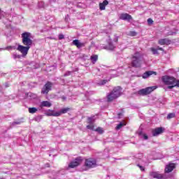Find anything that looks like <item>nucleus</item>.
Returning a JSON list of instances; mask_svg holds the SVG:
<instances>
[{
	"label": "nucleus",
	"instance_id": "10",
	"mask_svg": "<svg viewBox=\"0 0 179 179\" xmlns=\"http://www.w3.org/2000/svg\"><path fill=\"white\" fill-rule=\"evenodd\" d=\"M164 132V129L163 127H157L152 130V134L154 136H157Z\"/></svg>",
	"mask_w": 179,
	"mask_h": 179
},
{
	"label": "nucleus",
	"instance_id": "27",
	"mask_svg": "<svg viewBox=\"0 0 179 179\" xmlns=\"http://www.w3.org/2000/svg\"><path fill=\"white\" fill-rule=\"evenodd\" d=\"M125 125H126L125 123L120 122L119 124L117 125L116 129L117 130L121 129V128H122V127H125Z\"/></svg>",
	"mask_w": 179,
	"mask_h": 179
},
{
	"label": "nucleus",
	"instance_id": "11",
	"mask_svg": "<svg viewBox=\"0 0 179 179\" xmlns=\"http://www.w3.org/2000/svg\"><path fill=\"white\" fill-rule=\"evenodd\" d=\"M72 44L73 45H76L77 48L80 49L82 48V47H85L86 45V42L82 43L80 41L76 39L73 41Z\"/></svg>",
	"mask_w": 179,
	"mask_h": 179
},
{
	"label": "nucleus",
	"instance_id": "12",
	"mask_svg": "<svg viewBox=\"0 0 179 179\" xmlns=\"http://www.w3.org/2000/svg\"><path fill=\"white\" fill-rule=\"evenodd\" d=\"M48 117H59V113L58 111L48 110L45 113Z\"/></svg>",
	"mask_w": 179,
	"mask_h": 179
},
{
	"label": "nucleus",
	"instance_id": "25",
	"mask_svg": "<svg viewBox=\"0 0 179 179\" xmlns=\"http://www.w3.org/2000/svg\"><path fill=\"white\" fill-rule=\"evenodd\" d=\"M29 113H30V114H34V113H37V108H29Z\"/></svg>",
	"mask_w": 179,
	"mask_h": 179
},
{
	"label": "nucleus",
	"instance_id": "43",
	"mask_svg": "<svg viewBox=\"0 0 179 179\" xmlns=\"http://www.w3.org/2000/svg\"><path fill=\"white\" fill-rule=\"evenodd\" d=\"M62 99L63 101L66 100V97H65V96H62Z\"/></svg>",
	"mask_w": 179,
	"mask_h": 179
},
{
	"label": "nucleus",
	"instance_id": "44",
	"mask_svg": "<svg viewBox=\"0 0 179 179\" xmlns=\"http://www.w3.org/2000/svg\"><path fill=\"white\" fill-rule=\"evenodd\" d=\"M0 13H1V10H0Z\"/></svg>",
	"mask_w": 179,
	"mask_h": 179
},
{
	"label": "nucleus",
	"instance_id": "1",
	"mask_svg": "<svg viewBox=\"0 0 179 179\" xmlns=\"http://www.w3.org/2000/svg\"><path fill=\"white\" fill-rule=\"evenodd\" d=\"M162 82L164 85H168V89H173V87H179V80L174 78L173 77L164 76L162 77Z\"/></svg>",
	"mask_w": 179,
	"mask_h": 179
},
{
	"label": "nucleus",
	"instance_id": "3",
	"mask_svg": "<svg viewBox=\"0 0 179 179\" xmlns=\"http://www.w3.org/2000/svg\"><path fill=\"white\" fill-rule=\"evenodd\" d=\"M121 94H122V88H121L120 86L115 87L113 90L107 95L108 101H113V100L118 99Z\"/></svg>",
	"mask_w": 179,
	"mask_h": 179
},
{
	"label": "nucleus",
	"instance_id": "7",
	"mask_svg": "<svg viewBox=\"0 0 179 179\" xmlns=\"http://www.w3.org/2000/svg\"><path fill=\"white\" fill-rule=\"evenodd\" d=\"M52 87V83L48 82L42 88L41 93L42 94H48V92L51 91Z\"/></svg>",
	"mask_w": 179,
	"mask_h": 179
},
{
	"label": "nucleus",
	"instance_id": "30",
	"mask_svg": "<svg viewBox=\"0 0 179 179\" xmlns=\"http://www.w3.org/2000/svg\"><path fill=\"white\" fill-rule=\"evenodd\" d=\"M150 50H151L152 54H154V55H158L159 54V52L157 51V49L154 48H151Z\"/></svg>",
	"mask_w": 179,
	"mask_h": 179
},
{
	"label": "nucleus",
	"instance_id": "23",
	"mask_svg": "<svg viewBox=\"0 0 179 179\" xmlns=\"http://www.w3.org/2000/svg\"><path fill=\"white\" fill-rule=\"evenodd\" d=\"M107 82H110V80H101L97 83V85L99 86H103V85H106V83H107Z\"/></svg>",
	"mask_w": 179,
	"mask_h": 179
},
{
	"label": "nucleus",
	"instance_id": "20",
	"mask_svg": "<svg viewBox=\"0 0 179 179\" xmlns=\"http://www.w3.org/2000/svg\"><path fill=\"white\" fill-rule=\"evenodd\" d=\"M51 106H52V103H51L50 101H43L40 104V107L41 108H43V107H48L50 108L51 107Z\"/></svg>",
	"mask_w": 179,
	"mask_h": 179
},
{
	"label": "nucleus",
	"instance_id": "28",
	"mask_svg": "<svg viewBox=\"0 0 179 179\" xmlns=\"http://www.w3.org/2000/svg\"><path fill=\"white\" fill-rule=\"evenodd\" d=\"M174 117H176V114L175 113H169L167 115V120H171V118H174Z\"/></svg>",
	"mask_w": 179,
	"mask_h": 179
},
{
	"label": "nucleus",
	"instance_id": "2",
	"mask_svg": "<svg viewBox=\"0 0 179 179\" xmlns=\"http://www.w3.org/2000/svg\"><path fill=\"white\" fill-rule=\"evenodd\" d=\"M142 61H143V55L139 52L134 53L131 58V66L134 68H141Z\"/></svg>",
	"mask_w": 179,
	"mask_h": 179
},
{
	"label": "nucleus",
	"instance_id": "26",
	"mask_svg": "<svg viewBox=\"0 0 179 179\" xmlns=\"http://www.w3.org/2000/svg\"><path fill=\"white\" fill-rule=\"evenodd\" d=\"M23 121L22 120H19L17 121H15L12 123V125H20V124H22Z\"/></svg>",
	"mask_w": 179,
	"mask_h": 179
},
{
	"label": "nucleus",
	"instance_id": "29",
	"mask_svg": "<svg viewBox=\"0 0 179 179\" xmlns=\"http://www.w3.org/2000/svg\"><path fill=\"white\" fill-rule=\"evenodd\" d=\"M96 132H99V134H103L104 131L103 130V128L101 127H98L95 129Z\"/></svg>",
	"mask_w": 179,
	"mask_h": 179
},
{
	"label": "nucleus",
	"instance_id": "36",
	"mask_svg": "<svg viewBox=\"0 0 179 179\" xmlns=\"http://www.w3.org/2000/svg\"><path fill=\"white\" fill-rule=\"evenodd\" d=\"M148 23L149 24H152L153 23V20H152L151 18H149V19L148 20Z\"/></svg>",
	"mask_w": 179,
	"mask_h": 179
},
{
	"label": "nucleus",
	"instance_id": "37",
	"mask_svg": "<svg viewBox=\"0 0 179 179\" xmlns=\"http://www.w3.org/2000/svg\"><path fill=\"white\" fill-rule=\"evenodd\" d=\"M64 38V34H59V40H63Z\"/></svg>",
	"mask_w": 179,
	"mask_h": 179
},
{
	"label": "nucleus",
	"instance_id": "40",
	"mask_svg": "<svg viewBox=\"0 0 179 179\" xmlns=\"http://www.w3.org/2000/svg\"><path fill=\"white\" fill-rule=\"evenodd\" d=\"M143 138H144V139H145V140H148V136H146V134H144V135H143Z\"/></svg>",
	"mask_w": 179,
	"mask_h": 179
},
{
	"label": "nucleus",
	"instance_id": "22",
	"mask_svg": "<svg viewBox=\"0 0 179 179\" xmlns=\"http://www.w3.org/2000/svg\"><path fill=\"white\" fill-rule=\"evenodd\" d=\"M90 59L92 64H96V62H97V59H99V56L97 55H94L91 56Z\"/></svg>",
	"mask_w": 179,
	"mask_h": 179
},
{
	"label": "nucleus",
	"instance_id": "15",
	"mask_svg": "<svg viewBox=\"0 0 179 179\" xmlns=\"http://www.w3.org/2000/svg\"><path fill=\"white\" fill-rule=\"evenodd\" d=\"M150 177H152V178H157V179H163L164 177L163 174L159 172H150Z\"/></svg>",
	"mask_w": 179,
	"mask_h": 179
},
{
	"label": "nucleus",
	"instance_id": "8",
	"mask_svg": "<svg viewBox=\"0 0 179 179\" xmlns=\"http://www.w3.org/2000/svg\"><path fill=\"white\" fill-rule=\"evenodd\" d=\"M80 163H82V157H77L74 161L69 163V169H75V167H78Z\"/></svg>",
	"mask_w": 179,
	"mask_h": 179
},
{
	"label": "nucleus",
	"instance_id": "16",
	"mask_svg": "<svg viewBox=\"0 0 179 179\" xmlns=\"http://www.w3.org/2000/svg\"><path fill=\"white\" fill-rule=\"evenodd\" d=\"M120 19L129 22V20H132V16L128 13H122L120 15Z\"/></svg>",
	"mask_w": 179,
	"mask_h": 179
},
{
	"label": "nucleus",
	"instance_id": "41",
	"mask_svg": "<svg viewBox=\"0 0 179 179\" xmlns=\"http://www.w3.org/2000/svg\"><path fill=\"white\" fill-rule=\"evenodd\" d=\"M5 87H9V83H5Z\"/></svg>",
	"mask_w": 179,
	"mask_h": 179
},
{
	"label": "nucleus",
	"instance_id": "18",
	"mask_svg": "<svg viewBox=\"0 0 179 179\" xmlns=\"http://www.w3.org/2000/svg\"><path fill=\"white\" fill-rule=\"evenodd\" d=\"M152 75H156V72L152 71H146L143 74L142 78L143 79H148V78H149V76H152Z\"/></svg>",
	"mask_w": 179,
	"mask_h": 179
},
{
	"label": "nucleus",
	"instance_id": "13",
	"mask_svg": "<svg viewBox=\"0 0 179 179\" xmlns=\"http://www.w3.org/2000/svg\"><path fill=\"white\" fill-rule=\"evenodd\" d=\"M176 169V164L170 163L165 167V173H171Z\"/></svg>",
	"mask_w": 179,
	"mask_h": 179
},
{
	"label": "nucleus",
	"instance_id": "21",
	"mask_svg": "<svg viewBox=\"0 0 179 179\" xmlns=\"http://www.w3.org/2000/svg\"><path fill=\"white\" fill-rule=\"evenodd\" d=\"M69 111V108H62L60 111H57V113H59V117H60V115H62V114H66V113Z\"/></svg>",
	"mask_w": 179,
	"mask_h": 179
},
{
	"label": "nucleus",
	"instance_id": "39",
	"mask_svg": "<svg viewBox=\"0 0 179 179\" xmlns=\"http://www.w3.org/2000/svg\"><path fill=\"white\" fill-rule=\"evenodd\" d=\"M71 71H67L65 74L64 76H69V75H71Z\"/></svg>",
	"mask_w": 179,
	"mask_h": 179
},
{
	"label": "nucleus",
	"instance_id": "35",
	"mask_svg": "<svg viewBox=\"0 0 179 179\" xmlns=\"http://www.w3.org/2000/svg\"><path fill=\"white\" fill-rule=\"evenodd\" d=\"M13 48H15V47L8 46L5 48L3 50H8V51H10V50H13Z\"/></svg>",
	"mask_w": 179,
	"mask_h": 179
},
{
	"label": "nucleus",
	"instance_id": "42",
	"mask_svg": "<svg viewBox=\"0 0 179 179\" xmlns=\"http://www.w3.org/2000/svg\"><path fill=\"white\" fill-rule=\"evenodd\" d=\"M157 50H159V51H163L162 48H159V47H158V48H157Z\"/></svg>",
	"mask_w": 179,
	"mask_h": 179
},
{
	"label": "nucleus",
	"instance_id": "31",
	"mask_svg": "<svg viewBox=\"0 0 179 179\" xmlns=\"http://www.w3.org/2000/svg\"><path fill=\"white\" fill-rule=\"evenodd\" d=\"M22 57V56H20V55H17L15 53H14L13 55V58H14V59H20Z\"/></svg>",
	"mask_w": 179,
	"mask_h": 179
},
{
	"label": "nucleus",
	"instance_id": "17",
	"mask_svg": "<svg viewBox=\"0 0 179 179\" xmlns=\"http://www.w3.org/2000/svg\"><path fill=\"white\" fill-rule=\"evenodd\" d=\"M87 122L90 124L87 126V129L93 130L94 128V126H93V122H94V117H88Z\"/></svg>",
	"mask_w": 179,
	"mask_h": 179
},
{
	"label": "nucleus",
	"instance_id": "38",
	"mask_svg": "<svg viewBox=\"0 0 179 179\" xmlns=\"http://www.w3.org/2000/svg\"><path fill=\"white\" fill-rule=\"evenodd\" d=\"M113 41H115V43H117V41H118V36H115V38L113 39Z\"/></svg>",
	"mask_w": 179,
	"mask_h": 179
},
{
	"label": "nucleus",
	"instance_id": "9",
	"mask_svg": "<svg viewBox=\"0 0 179 179\" xmlns=\"http://www.w3.org/2000/svg\"><path fill=\"white\" fill-rule=\"evenodd\" d=\"M85 164L88 169H93V167H96V159H93L92 158L86 159Z\"/></svg>",
	"mask_w": 179,
	"mask_h": 179
},
{
	"label": "nucleus",
	"instance_id": "4",
	"mask_svg": "<svg viewBox=\"0 0 179 179\" xmlns=\"http://www.w3.org/2000/svg\"><path fill=\"white\" fill-rule=\"evenodd\" d=\"M21 36L24 45L29 47L30 48V47H31V44H33V41L31 39V34H30L29 32H24L22 34Z\"/></svg>",
	"mask_w": 179,
	"mask_h": 179
},
{
	"label": "nucleus",
	"instance_id": "5",
	"mask_svg": "<svg viewBox=\"0 0 179 179\" xmlns=\"http://www.w3.org/2000/svg\"><path fill=\"white\" fill-rule=\"evenodd\" d=\"M156 89H157V87L155 86L141 89L138 92V94H139V96H148V94H150V93H152L153 90H156Z\"/></svg>",
	"mask_w": 179,
	"mask_h": 179
},
{
	"label": "nucleus",
	"instance_id": "24",
	"mask_svg": "<svg viewBox=\"0 0 179 179\" xmlns=\"http://www.w3.org/2000/svg\"><path fill=\"white\" fill-rule=\"evenodd\" d=\"M169 43V40L167 38L160 39L159 41V44L161 45H164V44H167Z\"/></svg>",
	"mask_w": 179,
	"mask_h": 179
},
{
	"label": "nucleus",
	"instance_id": "6",
	"mask_svg": "<svg viewBox=\"0 0 179 179\" xmlns=\"http://www.w3.org/2000/svg\"><path fill=\"white\" fill-rule=\"evenodd\" d=\"M17 51H20L21 52L22 57H26L27 55V53L29 52V50H30V47L29 46H23L22 45H19L17 48Z\"/></svg>",
	"mask_w": 179,
	"mask_h": 179
},
{
	"label": "nucleus",
	"instance_id": "32",
	"mask_svg": "<svg viewBox=\"0 0 179 179\" xmlns=\"http://www.w3.org/2000/svg\"><path fill=\"white\" fill-rule=\"evenodd\" d=\"M130 36H131V37H135V36H136V32L135 31H131L129 33Z\"/></svg>",
	"mask_w": 179,
	"mask_h": 179
},
{
	"label": "nucleus",
	"instance_id": "19",
	"mask_svg": "<svg viewBox=\"0 0 179 179\" xmlns=\"http://www.w3.org/2000/svg\"><path fill=\"white\" fill-rule=\"evenodd\" d=\"M108 5V1L104 0L102 3H99L100 10H106V6Z\"/></svg>",
	"mask_w": 179,
	"mask_h": 179
},
{
	"label": "nucleus",
	"instance_id": "14",
	"mask_svg": "<svg viewBox=\"0 0 179 179\" xmlns=\"http://www.w3.org/2000/svg\"><path fill=\"white\" fill-rule=\"evenodd\" d=\"M105 50H109L110 51H113V50H115V45L113 44L111 42V39L109 38L108 40V45L103 47Z\"/></svg>",
	"mask_w": 179,
	"mask_h": 179
},
{
	"label": "nucleus",
	"instance_id": "34",
	"mask_svg": "<svg viewBox=\"0 0 179 179\" xmlns=\"http://www.w3.org/2000/svg\"><path fill=\"white\" fill-rule=\"evenodd\" d=\"M137 166L139 167L141 171H145V168L143 166H141V164H137Z\"/></svg>",
	"mask_w": 179,
	"mask_h": 179
},
{
	"label": "nucleus",
	"instance_id": "33",
	"mask_svg": "<svg viewBox=\"0 0 179 179\" xmlns=\"http://www.w3.org/2000/svg\"><path fill=\"white\" fill-rule=\"evenodd\" d=\"M136 159H142L143 157V154L140 153L136 156Z\"/></svg>",
	"mask_w": 179,
	"mask_h": 179
}]
</instances>
